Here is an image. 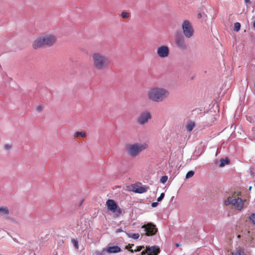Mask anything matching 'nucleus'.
<instances>
[{
	"mask_svg": "<svg viewBox=\"0 0 255 255\" xmlns=\"http://www.w3.org/2000/svg\"><path fill=\"white\" fill-rule=\"evenodd\" d=\"M170 95L169 90L161 87H154L148 90L147 97L152 102L160 103L165 101Z\"/></svg>",
	"mask_w": 255,
	"mask_h": 255,
	"instance_id": "nucleus-1",
	"label": "nucleus"
},
{
	"mask_svg": "<svg viewBox=\"0 0 255 255\" xmlns=\"http://www.w3.org/2000/svg\"><path fill=\"white\" fill-rule=\"evenodd\" d=\"M57 40L56 36L51 33H43L34 41L32 47L37 49L44 46L50 47L53 45Z\"/></svg>",
	"mask_w": 255,
	"mask_h": 255,
	"instance_id": "nucleus-2",
	"label": "nucleus"
},
{
	"mask_svg": "<svg viewBox=\"0 0 255 255\" xmlns=\"http://www.w3.org/2000/svg\"><path fill=\"white\" fill-rule=\"evenodd\" d=\"M93 66L99 71L105 70L110 64L109 58L99 52L94 53L92 55Z\"/></svg>",
	"mask_w": 255,
	"mask_h": 255,
	"instance_id": "nucleus-3",
	"label": "nucleus"
},
{
	"mask_svg": "<svg viewBox=\"0 0 255 255\" xmlns=\"http://www.w3.org/2000/svg\"><path fill=\"white\" fill-rule=\"evenodd\" d=\"M147 147L148 144L145 142H136L128 145L127 148V152L130 156L135 157Z\"/></svg>",
	"mask_w": 255,
	"mask_h": 255,
	"instance_id": "nucleus-4",
	"label": "nucleus"
},
{
	"mask_svg": "<svg viewBox=\"0 0 255 255\" xmlns=\"http://www.w3.org/2000/svg\"><path fill=\"white\" fill-rule=\"evenodd\" d=\"M233 199L232 206L238 210H242L244 207L245 201L240 197L241 192H234L232 194Z\"/></svg>",
	"mask_w": 255,
	"mask_h": 255,
	"instance_id": "nucleus-5",
	"label": "nucleus"
},
{
	"mask_svg": "<svg viewBox=\"0 0 255 255\" xmlns=\"http://www.w3.org/2000/svg\"><path fill=\"white\" fill-rule=\"evenodd\" d=\"M106 205L108 210L113 213H116L117 216H119L122 214V209L118 207L114 200L108 199L106 202Z\"/></svg>",
	"mask_w": 255,
	"mask_h": 255,
	"instance_id": "nucleus-6",
	"label": "nucleus"
},
{
	"mask_svg": "<svg viewBox=\"0 0 255 255\" xmlns=\"http://www.w3.org/2000/svg\"><path fill=\"white\" fill-rule=\"evenodd\" d=\"M151 119V115L148 111L141 112L137 118V123L141 126L144 125Z\"/></svg>",
	"mask_w": 255,
	"mask_h": 255,
	"instance_id": "nucleus-7",
	"label": "nucleus"
},
{
	"mask_svg": "<svg viewBox=\"0 0 255 255\" xmlns=\"http://www.w3.org/2000/svg\"><path fill=\"white\" fill-rule=\"evenodd\" d=\"M182 28L183 32L186 37L190 38L193 35L194 30L189 21H184L182 25Z\"/></svg>",
	"mask_w": 255,
	"mask_h": 255,
	"instance_id": "nucleus-8",
	"label": "nucleus"
},
{
	"mask_svg": "<svg viewBox=\"0 0 255 255\" xmlns=\"http://www.w3.org/2000/svg\"><path fill=\"white\" fill-rule=\"evenodd\" d=\"M170 50L168 46L163 45L159 46L156 50L157 56L161 59H164L169 55Z\"/></svg>",
	"mask_w": 255,
	"mask_h": 255,
	"instance_id": "nucleus-9",
	"label": "nucleus"
},
{
	"mask_svg": "<svg viewBox=\"0 0 255 255\" xmlns=\"http://www.w3.org/2000/svg\"><path fill=\"white\" fill-rule=\"evenodd\" d=\"M145 232V235L147 236H152L155 234L157 230L155 228V226L151 223H148L144 225L141 227Z\"/></svg>",
	"mask_w": 255,
	"mask_h": 255,
	"instance_id": "nucleus-10",
	"label": "nucleus"
},
{
	"mask_svg": "<svg viewBox=\"0 0 255 255\" xmlns=\"http://www.w3.org/2000/svg\"><path fill=\"white\" fill-rule=\"evenodd\" d=\"M106 248L108 254H116L121 251V248L118 246H108Z\"/></svg>",
	"mask_w": 255,
	"mask_h": 255,
	"instance_id": "nucleus-11",
	"label": "nucleus"
},
{
	"mask_svg": "<svg viewBox=\"0 0 255 255\" xmlns=\"http://www.w3.org/2000/svg\"><path fill=\"white\" fill-rule=\"evenodd\" d=\"M176 46L181 49L186 48V44L184 38L182 36L178 37L175 41Z\"/></svg>",
	"mask_w": 255,
	"mask_h": 255,
	"instance_id": "nucleus-12",
	"label": "nucleus"
},
{
	"mask_svg": "<svg viewBox=\"0 0 255 255\" xmlns=\"http://www.w3.org/2000/svg\"><path fill=\"white\" fill-rule=\"evenodd\" d=\"M148 252L150 255H157L159 253V248L157 246H152L148 248Z\"/></svg>",
	"mask_w": 255,
	"mask_h": 255,
	"instance_id": "nucleus-13",
	"label": "nucleus"
},
{
	"mask_svg": "<svg viewBox=\"0 0 255 255\" xmlns=\"http://www.w3.org/2000/svg\"><path fill=\"white\" fill-rule=\"evenodd\" d=\"M132 190L135 193L141 194L147 191V188L141 186L135 185L133 186Z\"/></svg>",
	"mask_w": 255,
	"mask_h": 255,
	"instance_id": "nucleus-14",
	"label": "nucleus"
},
{
	"mask_svg": "<svg viewBox=\"0 0 255 255\" xmlns=\"http://www.w3.org/2000/svg\"><path fill=\"white\" fill-rule=\"evenodd\" d=\"M9 214V210L6 206H0V217L7 216Z\"/></svg>",
	"mask_w": 255,
	"mask_h": 255,
	"instance_id": "nucleus-15",
	"label": "nucleus"
},
{
	"mask_svg": "<svg viewBox=\"0 0 255 255\" xmlns=\"http://www.w3.org/2000/svg\"><path fill=\"white\" fill-rule=\"evenodd\" d=\"M94 255H108V253L106 248H105L101 251H96Z\"/></svg>",
	"mask_w": 255,
	"mask_h": 255,
	"instance_id": "nucleus-16",
	"label": "nucleus"
},
{
	"mask_svg": "<svg viewBox=\"0 0 255 255\" xmlns=\"http://www.w3.org/2000/svg\"><path fill=\"white\" fill-rule=\"evenodd\" d=\"M229 162H230V161H229V159L228 158H226L225 159L221 158L220 160V163L219 166L220 167H223L225 165L229 164Z\"/></svg>",
	"mask_w": 255,
	"mask_h": 255,
	"instance_id": "nucleus-17",
	"label": "nucleus"
},
{
	"mask_svg": "<svg viewBox=\"0 0 255 255\" xmlns=\"http://www.w3.org/2000/svg\"><path fill=\"white\" fill-rule=\"evenodd\" d=\"M195 126V124L193 122H191L189 124H187L186 126L187 131L189 132L191 131L193 128H194Z\"/></svg>",
	"mask_w": 255,
	"mask_h": 255,
	"instance_id": "nucleus-18",
	"label": "nucleus"
},
{
	"mask_svg": "<svg viewBox=\"0 0 255 255\" xmlns=\"http://www.w3.org/2000/svg\"><path fill=\"white\" fill-rule=\"evenodd\" d=\"M233 255H246L244 252L240 249H237L235 252H233Z\"/></svg>",
	"mask_w": 255,
	"mask_h": 255,
	"instance_id": "nucleus-19",
	"label": "nucleus"
},
{
	"mask_svg": "<svg viewBox=\"0 0 255 255\" xmlns=\"http://www.w3.org/2000/svg\"><path fill=\"white\" fill-rule=\"evenodd\" d=\"M233 199L231 197L227 198L224 201V204L226 206H228L229 205H232Z\"/></svg>",
	"mask_w": 255,
	"mask_h": 255,
	"instance_id": "nucleus-20",
	"label": "nucleus"
},
{
	"mask_svg": "<svg viewBox=\"0 0 255 255\" xmlns=\"http://www.w3.org/2000/svg\"><path fill=\"white\" fill-rule=\"evenodd\" d=\"M74 136H81L82 137H85L86 136V132L84 131H77L75 133Z\"/></svg>",
	"mask_w": 255,
	"mask_h": 255,
	"instance_id": "nucleus-21",
	"label": "nucleus"
},
{
	"mask_svg": "<svg viewBox=\"0 0 255 255\" xmlns=\"http://www.w3.org/2000/svg\"><path fill=\"white\" fill-rule=\"evenodd\" d=\"M129 238H132L134 239H137L139 237V234L138 233H134L130 235V234H127Z\"/></svg>",
	"mask_w": 255,
	"mask_h": 255,
	"instance_id": "nucleus-22",
	"label": "nucleus"
},
{
	"mask_svg": "<svg viewBox=\"0 0 255 255\" xmlns=\"http://www.w3.org/2000/svg\"><path fill=\"white\" fill-rule=\"evenodd\" d=\"M194 172L193 171L191 170L188 171L186 175V178L189 179L192 177L194 175Z\"/></svg>",
	"mask_w": 255,
	"mask_h": 255,
	"instance_id": "nucleus-23",
	"label": "nucleus"
},
{
	"mask_svg": "<svg viewBox=\"0 0 255 255\" xmlns=\"http://www.w3.org/2000/svg\"><path fill=\"white\" fill-rule=\"evenodd\" d=\"M249 219L250 221L252 222V223L255 225V213H252Z\"/></svg>",
	"mask_w": 255,
	"mask_h": 255,
	"instance_id": "nucleus-24",
	"label": "nucleus"
},
{
	"mask_svg": "<svg viewBox=\"0 0 255 255\" xmlns=\"http://www.w3.org/2000/svg\"><path fill=\"white\" fill-rule=\"evenodd\" d=\"M241 28V24L239 22H236L234 24V30L238 31Z\"/></svg>",
	"mask_w": 255,
	"mask_h": 255,
	"instance_id": "nucleus-25",
	"label": "nucleus"
},
{
	"mask_svg": "<svg viewBox=\"0 0 255 255\" xmlns=\"http://www.w3.org/2000/svg\"><path fill=\"white\" fill-rule=\"evenodd\" d=\"M72 243L76 249H78V243L75 239H72Z\"/></svg>",
	"mask_w": 255,
	"mask_h": 255,
	"instance_id": "nucleus-26",
	"label": "nucleus"
},
{
	"mask_svg": "<svg viewBox=\"0 0 255 255\" xmlns=\"http://www.w3.org/2000/svg\"><path fill=\"white\" fill-rule=\"evenodd\" d=\"M134 246L133 244H128L126 247V249L129 250L130 252L133 253L134 250L132 249V248Z\"/></svg>",
	"mask_w": 255,
	"mask_h": 255,
	"instance_id": "nucleus-27",
	"label": "nucleus"
},
{
	"mask_svg": "<svg viewBox=\"0 0 255 255\" xmlns=\"http://www.w3.org/2000/svg\"><path fill=\"white\" fill-rule=\"evenodd\" d=\"M167 179H168V177L167 176L165 175V176H163L161 177L160 181L162 183L164 184L167 181Z\"/></svg>",
	"mask_w": 255,
	"mask_h": 255,
	"instance_id": "nucleus-28",
	"label": "nucleus"
},
{
	"mask_svg": "<svg viewBox=\"0 0 255 255\" xmlns=\"http://www.w3.org/2000/svg\"><path fill=\"white\" fill-rule=\"evenodd\" d=\"M121 16L124 18H126L129 17V14L127 12H123L121 13Z\"/></svg>",
	"mask_w": 255,
	"mask_h": 255,
	"instance_id": "nucleus-29",
	"label": "nucleus"
},
{
	"mask_svg": "<svg viewBox=\"0 0 255 255\" xmlns=\"http://www.w3.org/2000/svg\"><path fill=\"white\" fill-rule=\"evenodd\" d=\"M144 248V246L136 247V248L134 250L133 252H138Z\"/></svg>",
	"mask_w": 255,
	"mask_h": 255,
	"instance_id": "nucleus-30",
	"label": "nucleus"
},
{
	"mask_svg": "<svg viewBox=\"0 0 255 255\" xmlns=\"http://www.w3.org/2000/svg\"><path fill=\"white\" fill-rule=\"evenodd\" d=\"M165 196V194L164 193H162L160 196L157 198V200L158 202H160L162 201V200L163 199L164 197Z\"/></svg>",
	"mask_w": 255,
	"mask_h": 255,
	"instance_id": "nucleus-31",
	"label": "nucleus"
},
{
	"mask_svg": "<svg viewBox=\"0 0 255 255\" xmlns=\"http://www.w3.org/2000/svg\"><path fill=\"white\" fill-rule=\"evenodd\" d=\"M11 148V146L9 144H6L4 145V148L6 150H9Z\"/></svg>",
	"mask_w": 255,
	"mask_h": 255,
	"instance_id": "nucleus-32",
	"label": "nucleus"
},
{
	"mask_svg": "<svg viewBox=\"0 0 255 255\" xmlns=\"http://www.w3.org/2000/svg\"><path fill=\"white\" fill-rule=\"evenodd\" d=\"M158 202H153L151 203V206L152 207H156L158 205Z\"/></svg>",
	"mask_w": 255,
	"mask_h": 255,
	"instance_id": "nucleus-33",
	"label": "nucleus"
},
{
	"mask_svg": "<svg viewBox=\"0 0 255 255\" xmlns=\"http://www.w3.org/2000/svg\"><path fill=\"white\" fill-rule=\"evenodd\" d=\"M42 108L41 106H38L37 108V110L39 112H40L42 111Z\"/></svg>",
	"mask_w": 255,
	"mask_h": 255,
	"instance_id": "nucleus-34",
	"label": "nucleus"
},
{
	"mask_svg": "<svg viewBox=\"0 0 255 255\" xmlns=\"http://www.w3.org/2000/svg\"><path fill=\"white\" fill-rule=\"evenodd\" d=\"M147 252L144 251H142L141 253V255H145V254H146Z\"/></svg>",
	"mask_w": 255,
	"mask_h": 255,
	"instance_id": "nucleus-35",
	"label": "nucleus"
},
{
	"mask_svg": "<svg viewBox=\"0 0 255 255\" xmlns=\"http://www.w3.org/2000/svg\"><path fill=\"white\" fill-rule=\"evenodd\" d=\"M201 17H202L201 13H199L198 14V17L199 18H200Z\"/></svg>",
	"mask_w": 255,
	"mask_h": 255,
	"instance_id": "nucleus-36",
	"label": "nucleus"
},
{
	"mask_svg": "<svg viewBox=\"0 0 255 255\" xmlns=\"http://www.w3.org/2000/svg\"><path fill=\"white\" fill-rule=\"evenodd\" d=\"M122 230L121 229H118L117 230V232H122Z\"/></svg>",
	"mask_w": 255,
	"mask_h": 255,
	"instance_id": "nucleus-37",
	"label": "nucleus"
},
{
	"mask_svg": "<svg viewBox=\"0 0 255 255\" xmlns=\"http://www.w3.org/2000/svg\"><path fill=\"white\" fill-rule=\"evenodd\" d=\"M245 3H247L250 2V0H245Z\"/></svg>",
	"mask_w": 255,
	"mask_h": 255,
	"instance_id": "nucleus-38",
	"label": "nucleus"
},
{
	"mask_svg": "<svg viewBox=\"0 0 255 255\" xmlns=\"http://www.w3.org/2000/svg\"><path fill=\"white\" fill-rule=\"evenodd\" d=\"M175 245H176V247H178L180 246V245H179V244H175Z\"/></svg>",
	"mask_w": 255,
	"mask_h": 255,
	"instance_id": "nucleus-39",
	"label": "nucleus"
},
{
	"mask_svg": "<svg viewBox=\"0 0 255 255\" xmlns=\"http://www.w3.org/2000/svg\"><path fill=\"white\" fill-rule=\"evenodd\" d=\"M252 188V186H250L249 188V190H251Z\"/></svg>",
	"mask_w": 255,
	"mask_h": 255,
	"instance_id": "nucleus-40",
	"label": "nucleus"
}]
</instances>
